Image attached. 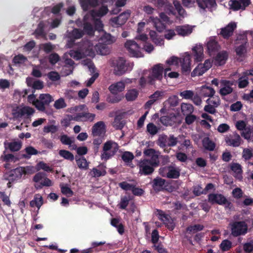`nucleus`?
I'll return each instance as SVG.
<instances>
[{
	"label": "nucleus",
	"mask_w": 253,
	"mask_h": 253,
	"mask_svg": "<svg viewBox=\"0 0 253 253\" xmlns=\"http://www.w3.org/2000/svg\"><path fill=\"white\" fill-rule=\"evenodd\" d=\"M33 172V167H19L5 173L4 177L8 181H17L22 178L23 175L25 176L26 174H32Z\"/></svg>",
	"instance_id": "obj_1"
},
{
	"label": "nucleus",
	"mask_w": 253,
	"mask_h": 253,
	"mask_svg": "<svg viewBox=\"0 0 253 253\" xmlns=\"http://www.w3.org/2000/svg\"><path fill=\"white\" fill-rule=\"evenodd\" d=\"M230 235L233 237H238L245 235L248 231L247 223L244 220H234L229 224Z\"/></svg>",
	"instance_id": "obj_2"
},
{
	"label": "nucleus",
	"mask_w": 253,
	"mask_h": 253,
	"mask_svg": "<svg viewBox=\"0 0 253 253\" xmlns=\"http://www.w3.org/2000/svg\"><path fill=\"white\" fill-rule=\"evenodd\" d=\"M119 148L118 144L113 140L105 142L103 146L101 154V159L107 161L112 158L117 152Z\"/></svg>",
	"instance_id": "obj_3"
},
{
	"label": "nucleus",
	"mask_w": 253,
	"mask_h": 253,
	"mask_svg": "<svg viewBox=\"0 0 253 253\" xmlns=\"http://www.w3.org/2000/svg\"><path fill=\"white\" fill-rule=\"evenodd\" d=\"M164 68L162 64H157L151 68V74L148 76V84L155 85L156 81H161L163 79V74Z\"/></svg>",
	"instance_id": "obj_4"
},
{
	"label": "nucleus",
	"mask_w": 253,
	"mask_h": 253,
	"mask_svg": "<svg viewBox=\"0 0 253 253\" xmlns=\"http://www.w3.org/2000/svg\"><path fill=\"white\" fill-rule=\"evenodd\" d=\"M159 172L162 177L170 179H177L180 174V170L171 165L160 168Z\"/></svg>",
	"instance_id": "obj_5"
},
{
	"label": "nucleus",
	"mask_w": 253,
	"mask_h": 253,
	"mask_svg": "<svg viewBox=\"0 0 253 253\" xmlns=\"http://www.w3.org/2000/svg\"><path fill=\"white\" fill-rule=\"evenodd\" d=\"M225 142L228 146L238 147L243 143V140L240 135L237 132L234 131L225 136Z\"/></svg>",
	"instance_id": "obj_6"
},
{
	"label": "nucleus",
	"mask_w": 253,
	"mask_h": 253,
	"mask_svg": "<svg viewBox=\"0 0 253 253\" xmlns=\"http://www.w3.org/2000/svg\"><path fill=\"white\" fill-rule=\"evenodd\" d=\"M131 57H139L141 55L140 46L134 41H127L125 44Z\"/></svg>",
	"instance_id": "obj_7"
},
{
	"label": "nucleus",
	"mask_w": 253,
	"mask_h": 253,
	"mask_svg": "<svg viewBox=\"0 0 253 253\" xmlns=\"http://www.w3.org/2000/svg\"><path fill=\"white\" fill-rule=\"evenodd\" d=\"M139 174L140 175H148L152 174L154 171V168L148 161V159L141 160L138 164Z\"/></svg>",
	"instance_id": "obj_8"
},
{
	"label": "nucleus",
	"mask_w": 253,
	"mask_h": 253,
	"mask_svg": "<svg viewBox=\"0 0 253 253\" xmlns=\"http://www.w3.org/2000/svg\"><path fill=\"white\" fill-rule=\"evenodd\" d=\"M212 66V62L210 59H207L204 64L200 63L191 73V76H200L203 75L206 72L210 69Z\"/></svg>",
	"instance_id": "obj_9"
},
{
	"label": "nucleus",
	"mask_w": 253,
	"mask_h": 253,
	"mask_svg": "<svg viewBox=\"0 0 253 253\" xmlns=\"http://www.w3.org/2000/svg\"><path fill=\"white\" fill-rule=\"evenodd\" d=\"M53 101L52 97L49 94H41L39 96V100L37 101L38 106L37 109L41 111L45 110V106L48 105L51 102Z\"/></svg>",
	"instance_id": "obj_10"
},
{
	"label": "nucleus",
	"mask_w": 253,
	"mask_h": 253,
	"mask_svg": "<svg viewBox=\"0 0 253 253\" xmlns=\"http://www.w3.org/2000/svg\"><path fill=\"white\" fill-rule=\"evenodd\" d=\"M191 56L190 54L186 52L182 58H179L181 63V70L183 74H187L191 71Z\"/></svg>",
	"instance_id": "obj_11"
},
{
	"label": "nucleus",
	"mask_w": 253,
	"mask_h": 253,
	"mask_svg": "<svg viewBox=\"0 0 253 253\" xmlns=\"http://www.w3.org/2000/svg\"><path fill=\"white\" fill-rule=\"evenodd\" d=\"M84 33L80 29H74L68 35V45L70 47H72L75 44V40L83 37Z\"/></svg>",
	"instance_id": "obj_12"
},
{
	"label": "nucleus",
	"mask_w": 253,
	"mask_h": 253,
	"mask_svg": "<svg viewBox=\"0 0 253 253\" xmlns=\"http://www.w3.org/2000/svg\"><path fill=\"white\" fill-rule=\"evenodd\" d=\"M116 64L114 68V74L118 76H121L125 74L127 70L126 60L123 57H119L114 63Z\"/></svg>",
	"instance_id": "obj_13"
},
{
	"label": "nucleus",
	"mask_w": 253,
	"mask_h": 253,
	"mask_svg": "<svg viewBox=\"0 0 253 253\" xmlns=\"http://www.w3.org/2000/svg\"><path fill=\"white\" fill-rule=\"evenodd\" d=\"M236 28L237 25L235 22H230L226 26L221 29L220 35L224 39H228L233 35Z\"/></svg>",
	"instance_id": "obj_14"
},
{
	"label": "nucleus",
	"mask_w": 253,
	"mask_h": 253,
	"mask_svg": "<svg viewBox=\"0 0 253 253\" xmlns=\"http://www.w3.org/2000/svg\"><path fill=\"white\" fill-rule=\"evenodd\" d=\"M106 132V126L104 122L99 121L95 123L92 127L93 136H101Z\"/></svg>",
	"instance_id": "obj_15"
},
{
	"label": "nucleus",
	"mask_w": 253,
	"mask_h": 253,
	"mask_svg": "<svg viewBox=\"0 0 253 253\" xmlns=\"http://www.w3.org/2000/svg\"><path fill=\"white\" fill-rule=\"evenodd\" d=\"M105 244V242H93L91 243V247L82 251L81 253H93L94 252H99L106 250V247L102 246Z\"/></svg>",
	"instance_id": "obj_16"
},
{
	"label": "nucleus",
	"mask_w": 253,
	"mask_h": 253,
	"mask_svg": "<svg viewBox=\"0 0 253 253\" xmlns=\"http://www.w3.org/2000/svg\"><path fill=\"white\" fill-rule=\"evenodd\" d=\"M208 201L211 204L223 205L226 202V198L221 194L211 193L208 195Z\"/></svg>",
	"instance_id": "obj_17"
},
{
	"label": "nucleus",
	"mask_w": 253,
	"mask_h": 253,
	"mask_svg": "<svg viewBox=\"0 0 253 253\" xmlns=\"http://www.w3.org/2000/svg\"><path fill=\"white\" fill-rule=\"evenodd\" d=\"M228 58V53L225 50L221 51L217 53L213 58L214 64L216 66L224 65Z\"/></svg>",
	"instance_id": "obj_18"
},
{
	"label": "nucleus",
	"mask_w": 253,
	"mask_h": 253,
	"mask_svg": "<svg viewBox=\"0 0 253 253\" xmlns=\"http://www.w3.org/2000/svg\"><path fill=\"white\" fill-rule=\"evenodd\" d=\"M131 14V11L127 9L121 13L118 16L112 19V22L117 25H123L127 20Z\"/></svg>",
	"instance_id": "obj_19"
},
{
	"label": "nucleus",
	"mask_w": 253,
	"mask_h": 253,
	"mask_svg": "<svg viewBox=\"0 0 253 253\" xmlns=\"http://www.w3.org/2000/svg\"><path fill=\"white\" fill-rule=\"evenodd\" d=\"M196 2L198 6L203 10L208 8L209 10L212 11V8L217 6L215 0H196Z\"/></svg>",
	"instance_id": "obj_20"
},
{
	"label": "nucleus",
	"mask_w": 253,
	"mask_h": 253,
	"mask_svg": "<svg viewBox=\"0 0 253 253\" xmlns=\"http://www.w3.org/2000/svg\"><path fill=\"white\" fill-rule=\"evenodd\" d=\"M24 151L25 153H24V151H21L19 153V158L17 159H29L32 155H36L39 153L37 149L31 146L26 147Z\"/></svg>",
	"instance_id": "obj_21"
},
{
	"label": "nucleus",
	"mask_w": 253,
	"mask_h": 253,
	"mask_svg": "<svg viewBox=\"0 0 253 253\" xmlns=\"http://www.w3.org/2000/svg\"><path fill=\"white\" fill-rule=\"evenodd\" d=\"M95 117V114L88 112H81L76 114L73 118L75 121H93Z\"/></svg>",
	"instance_id": "obj_22"
},
{
	"label": "nucleus",
	"mask_w": 253,
	"mask_h": 253,
	"mask_svg": "<svg viewBox=\"0 0 253 253\" xmlns=\"http://www.w3.org/2000/svg\"><path fill=\"white\" fill-rule=\"evenodd\" d=\"M238 40H243L244 42V43L237 46L235 49L236 54L239 56L242 57L246 52L247 36L245 35H240L238 37Z\"/></svg>",
	"instance_id": "obj_23"
},
{
	"label": "nucleus",
	"mask_w": 253,
	"mask_h": 253,
	"mask_svg": "<svg viewBox=\"0 0 253 253\" xmlns=\"http://www.w3.org/2000/svg\"><path fill=\"white\" fill-rule=\"evenodd\" d=\"M80 4L83 10L86 11L90 7H95L99 3L98 0H79Z\"/></svg>",
	"instance_id": "obj_24"
},
{
	"label": "nucleus",
	"mask_w": 253,
	"mask_h": 253,
	"mask_svg": "<svg viewBox=\"0 0 253 253\" xmlns=\"http://www.w3.org/2000/svg\"><path fill=\"white\" fill-rule=\"evenodd\" d=\"M125 88V84L122 81L118 82L111 84L108 88L110 92L113 94H117L118 92L123 91Z\"/></svg>",
	"instance_id": "obj_25"
},
{
	"label": "nucleus",
	"mask_w": 253,
	"mask_h": 253,
	"mask_svg": "<svg viewBox=\"0 0 253 253\" xmlns=\"http://www.w3.org/2000/svg\"><path fill=\"white\" fill-rule=\"evenodd\" d=\"M35 112V110L30 107L25 106L18 110L14 113V117L16 118H21L25 115L27 116H31Z\"/></svg>",
	"instance_id": "obj_26"
},
{
	"label": "nucleus",
	"mask_w": 253,
	"mask_h": 253,
	"mask_svg": "<svg viewBox=\"0 0 253 253\" xmlns=\"http://www.w3.org/2000/svg\"><path fill=\"white\" fill-rule=\"evenodd\" d=\"M176 117L174 114L163 116L160 117V121L164 126H172L176 123Z\"/></svg>",
	"instance_id": "obj_27"
},
{
	"label": "nucleus",
	"mask_w": 253,
	"mask_h": 253,
	"mask_svg": "<svg viewBox=\"0 0 253 253\" xmlns=\"http://www.w3.org/2000/svg\"><path fill=\"white\" fill-rule=\"evenodd\" d=\"M108 8L106 5H102L98 10L93 9L90 11V14L93 18L101 17L105 15L108 12Z\"/></svg>",
	"instance_id": "obj_28"
},
{
	"label": "nucleus",
	"mask_w": 253,
	"mask_h": 253,
	"mask_svg": "<svg viewBox=\"0 0 253 253\" xmlns=\"http://www.w3.org/2000/svg\"><path fill=\"white\" fill-rule=\"evenodd\" d=\"M175 31L177 34L182 36H186L190 35L192 32V28L188 25L177 26L175 27Z\"/></svg>",
	"instance_id": "obj_29"
},
{
	"label": "nucleus",
	"mask_w": 253,
	"mask_h": 253,
	"mask_svg": "<svg viewBox=\"0 0 253 253\" xmlns=\"http://www.w3.org/2000/svg\"><path fill=\"white\" fill-rule=\"evenodd\" d=\"M194 60L196 62H200L204 57L203 47L202 45H196L192 48Z\"/></svg>",
	"instance_id": "obj_30"
},
{
	"label": "nucleus",
	"mask_w": 253,
	"mask_h": 253,
	"mask_svg": "<svg viewBox=\"0 0 253 253\" xmlns=\"http://www.w3.org/2000/svg\"><path fill=\"white\" fill-rule=\"evenodd\" d=\"M126 122L123 120V115L119 114L115 117L112 126L116 129H122L125 126Z\"/></svg>",
	"instance_id": "obj_31"
},
{
	"label": "nucleus",
	"mask_w": 253,
	"mask_h": 253,
	"mask_svg": "<svg viewBox=\"0 0 253 253\" xmlns=\"http://www.w3.org/2000/svg\"><path fill=\"white\" fill-rule=\"evenodd\" d=\"M152 187L156 191H161L164 189V186L166 183V180L160 178L156 177L153 180Z\"/></svg>",
	"instance_id": "obj_32"
},
{
	"label": "nucleus",
	"mask_w": 253,
	"mask_h": 253,
	"mask_svg": "<svg viewBox=\"0 0 253 253\" xmlns=\"http://www.w3.org/2000/svg\"><path fill=\"white\" fill-rule=\"evenodd\" d=\"M222 84L224 86L219 90V93L222 96L227 95L233 91V88L229 84L230 82L229 81H223Z\"/></svg>",
	"instance_id": "obj_33"
},
{
	"label": "nucleus",
	"mask_w": 253,
	"mask_h": 253,
	"mask_svg": "<svg viewBox=\"0 0 253 253\" xmlns=\"http://www.w3.org/2000/svg\"><path fill=\"white\" fill-rule=\"evenodd\" d=\"M153 25L159 32H162L166 28L165 24L163 23L160 18L150 17Z\"/></svg>",
	"instance_id": "obj_34"
},
{
	"label": "nucleus",
	"mask_w": 253,
	"mask_h": 253,
	"mask_svg": "<svg viewBox=\"0 0 253 253\" xmlns=\"http://www.w3.org/2000/svg\"><path fill=\"white\" fill-rule=\"evenodd\" d=\"M181 110L182 114L186 116L192 114L194 111V107L190 103H182Z\"/></svg>",
	"instance_id": "obj_35"
},
{
	"label": "nucleus",
	"mask_w": 253,
	"mask_h": 253,
	"mask_svg": "<svg viewBox=\"0 0 253 253\" xmlns=\"http://www.w3.org/2000/svg\"><path fill=\"white\" fill-rule=\"evenodd\" d=\"M202 144L206 149L209 151H213L215 147V144L208 137L203 139Z\"/></svg>",
	"instance_id": "obj_36"
},
{
	"label": "nucleus",
	"mask_w": 253,
	"mask_h": 253,
	"mask_svg": "<svg viewBox=\"0 0 253 253\" xmlns=\"http://www.w3.org/2000/svg\"><path fill=\"white\" fill-rule=\"evenodd\" d=\"M95 49L98 54L102 55H107L110 52L109 48L106 45L100 43L95 46Z\"/></svg>",
	"instance_id": "obj_37"
},
{
	"label": "nucleus",
	"mask_w": 253,
	"mask_h": 253,
	"mask_svg": "<svg viewBox=\"0 0 253 253\" xmlns=\"http://www.w3.org/2000/svg\"><path fill=\"white\" fill-rule=\"evenodd\" d=\"M219 47L218 42L215 40H210L207 43V48L209 52L211 54L212 53L217 51Z\"/></svg>",
	"instance_id": "obj_38"
},
{
	"label": "nucleus",
	"mask_w": 253,
	"mask_h": 253,
	"mask_svg": "<svg viewBox=\"0 0 253 253\" xmlns=\"http://www.w3.org/2000/svg\"><path fill=\"white\" fill-rule=\"evenodd\" d=\"M111 225L117 228L118 232L122 235L124 233V226L122 223H120L119 219L116 218H113L111 219Z\"/></svg>",
	"instance_id": "obj_39"
},
{
	"label": "nucleus",
	"mask_w": 253,
	"mask_h": 253,
	"mask_svg": "<svg viewBox=\"0 0 253 253\" xmlns=\"http://www.w3.org/2000/svg\"><path fill=\"white\" fill-rule=\"evenodd\" d=\"M76 161L77 162V164L78 167L80 169H87L88 168V163H87L86 159L84 157H80L78 158L77 157H76Z\"/></svg>",
	"instance_id": "obj_40"
},
{
	"label": "nucleus",
	"mask_w": 253,
	"mask_h": 253,
	"mask_svg": "<svg viewBox=\"0 0 253 253\" xmlns=\"http://www.w3.org/2000/svg\"><path fill=\"white\" fill-rule=\"evenodd\" d=\"M228 4L230 6V9L233 11H238L240 9L242 10H245L242 8L241 2L239 1L238 0H230L229 1Z\"/></svg>",
	"instance_id": "obj_41"
},
{
	"label": "nucleus",
	"mask_w": 253,
	"mask_h": 253,
	"mask_svg": "<svg viewBox=\"0 0 253 253\" xmlns=\"http://www.w3.org/2000/svg\"><path fill=\"white\" fill-rule=\"evenodd\" d=\"M248 79V76L245 75V72H244L242 74V76L238 79V87L240 88L246 87L249 83Z\"/></svg>",
	"instance_id": "obj_42"
},
{
	"label": "nucleus",
	"mask_w": 253,
	"mask_h": 253,
	"mask_svg": "<svg viewBox=\"0 0 253 253\" xmlns=\"http://www.w3.org/2000/svg\"><path fill=\"white\" fill-rule=\"evenodd\" d=\"M230 169L234 173H236V177H238L239 178L240 177H242L241 174L243 172V170L242 169V166L241 165L238 163H232L231 165Z\"/></svg>",
	"instance_id": "obj_43"
},
{
	"label": "nucleus",
	"mask_w": 253,
	"mask_h": 253,
	"mask_svg": "<svg viewBox=\"0 0 253 253\" xmlns=\"http://www.w3.org/2000/svg\"><path fill=\"white\" fill-rule=\"evenodd\" d=\"M232 247V243L228 239L223 240L219 245V248L222 252L228 251Z\"/></svg>",
	"instance_id": "obj_44"
},
{
	"label": "nucleus",
	"mask_w": 253,
	"mask_h": 253,
	"mask_svg": "<svg viewBox=\"0 0 253 253\" xmlns=\"http://www.w3.org/2000/svg\"><path fill=\"white\" fill-rule=\"evenodd\" d=\"M215 92L214 89L210 86H203L202 89V94L204 97H213Z\"/></svg>",
	"instance_id": "obj_45"
},
{
	"label": "nucleus",
	"mask_w": 253,
	"mask_h": 253,
	"mask_svg": "<svg viewBox=\"0 0 253 253\" xmlns=\"http://www.w3.org/2000/svg\"><path fill=\"white\" fill-rule=\"evenodd\" d=\"M241 135L245 139H247L248 141H250L251 137L253 136V128L247 127L241 132Z\"/></svg>",
	"instance_id": "obj_46"
},
{
	"label": "nucleus",
	"mask_w": 253,
	"mask_h": 253,
	"mask_svg": "<svg viewBox=\"0 0 253 253\" xmlns=\"http://www.w3.org/2000/svg\"><path fill=\"white\" fill-rule=\"evenodd\" d=\"M27 61V57L21 54L15 55L12 60V62L14 64L19 65L24 64Z\"/></svg>",
	"instance_id": "obj_47"
},
{
	"label": "nucleus",
	"mask_w": 253,
	"mask_h": 253,
	"mask_svg": "<svg viewBox=\"0 0 253 253\" xmlns=\"http://www.w3.org/2000/svg\"><path fill=\"white\" fill-rule=\"evenodd\" d=\"M138 92L136 89L129 90L126 94V98L128 101L134 100L138 96Z\"/></svg>",
	"instance_id": "obj_48"
},
{
	"label": "nucleus",
	"mask_w": 253,
	"mask_h": 253,
	"mask_svg": "<svg viewBox=\"0 0 253 253\" xmlns=\"http://www.w3.org/2000/svg\"><path fill=\"white\" fill-rule=\"evenodd\" d=\"M204 226L201 224H195L194 225H190L186 228V230L189 233H195L198 231L203 230Z\"/></svg>",
	"instance_id": "obj_49"
},
{
	"label": "nucleus",
	"mask_w": 253,
	"mask_h": 253,
	"mask_svg": "<svg viewBox=\"0 0 253 253\" xmlns=\"http://www.w3.org/2000/svg\"><path fill=\"white\" fill-rule=\"evenodd\" d=\"M168 137L166 134H161L157 140V144L161 148H165L168 146Z\"/></svg>",
	"instance_id": "obj_50"
},
{
	"label": "nucleus",
	"mask_w": 253,
	"mask_h": 253,
	"mask_svg": "<svg viewBox=\"0 0 253 253\" xmlns=\"http://www.w3.org/2000/svg\"><path fill=\"white\" fill-rule=\"evenodd\" d=\"M178 103V98L176 95L170 96L165 102V105L169 104V107H174L176 106Z\"/></svg>",
	"instance_id": "obj_51"
},
{
	"label": "nucleus",
	"mask_w": 253,
	"mask_h": 253,
	"mask_svg": "<svg viewBox=\"0 0 253 253\" xmlns=\"http://www.w3.org/2000/svg\"><path fill=\"white\" fill-rule=\"evenodd\" d=\"M59 155L65 159L73 161L74 160V155L70 151L66 150H60L59 151Z\"/></svg>",
	"instance_id": "obj_52"
},
{
	"label": "nucleus",
	"mask_w": 253,
	"mask_h": 253,
	"mask_svg": "<svg viewBox=\"0 0 253 253\" xmlns=\"http://www.w3.org/2000/svg\"><path fill=\"white\" fill-rule=\"evenodd\" d=\"M84 34L88 35H93L94 31L92 25L89 22H85L84 23L83 30Z\"/></svg>",
	"instance_id": "obj_53"
},
{
	"label": "nucleus",
	"mask_w": 253,
	"mask_h": 253,
	"mask_svg": "<svg viewBox=\"0 0 253 253\" xmlns=\"http://www.w3.org/2000/svg\"><path fill=\"white\" fill-rule=\"evenodd\" d=\"M22 147V143L19 141H13L8 143V147L11 152L19 151Z\"/></svg>",
	"instance_id": "obj_54"
},
{
	"label": "nucleus",
	"mask_w": 253,
	"mask_h": 253,
	"mask_svg": "<svg viewBox=\"0 0 253 253\" xmlns=\"http://www.w3.org/2000/svg\"><path fill=\"white\" fill-rule=\"evenodd\" d=\"M173 5L179 15L182 17H184L185 15H186V11L183 8L180 2L177 0L174 1Z\"/></svg>",
	"instance_id": "obj_55"
},
{
	"label": "nucleus",
	"mask_w": 253,
	"mask_h": 253,
	"mask_svg": "<svg viewBox=\"0 0 253 253\" xmlns=\"http://www.w3.org/2000/svg\"><path fill=\"white\" fill-rule=\"evenodd\" d=\"M159 130V128L153 123H150L147 125L146 130L151 135L156 134Z\"/></svg>",
	"instance_id": "obj_56"
},
{
	"label": "nucleus",
	"mask_w": 253,
	"mask_h": 253,
	"mask_svg": "<svg viewBox=\"0 0 253 253\" xmlns=\"http://www.w3.org/2000/svg\"><path fill=\"white\" fill-rule=\"evenodd\" d=\"M130 200L129 196H126L122 197L121 199L120 203L119 204V208L122 210H125L128 206Z\"/></svg>",
	"instance_id": "obj_57"
},
{
	"label": "nucleus",
	"mask_w": 253,
	"mask_h": 253,
	"mask_svg": "<svg viewBox=\"0 0 253 253\" xmlns=\"http://www.w3.org/2000/svg\"><path fill=\"white\" fill-rule=\"evenodd\" d=\"M42 204L43 200L42 197L40 198L35 197L34 200H32L30 203V205L31 207H36L38 209H40Z\"/></svg>",
	"instance_id": "obj_58"
},
{
	"label": "nucleus",
	"mask_w": 253,
	"mask_h": 253,
	"mask_svg": "<svg viewBox=\"0 0 253 253\" xmlns=\"http://www.w3.org/2000/svg\"><path fill=\"white\" fill-rule=\"evenodd\" d=\"M194 94V92L193 91L191 90H184L182 92H180L179 93V95L183 98L185 99H190L191 100L193 95Z\"/></svg>",
	"instance_id": "obj_59"
},
{
	"label": "nucleus",
	"mask_w": 253,
	"mask_h": 253,
	"mask_svg": "<svg viewBox=\"0 0 253 253\" xmlns=\"http://www.w3.org/2000/svg\"><path fill=\"white\" fill-rule=\"evenodd\" d=\"M134 158V156L131 152L126 151L122 155V160L126 163H130Z\"/></svg>",
	"instance_id": "obj_60"
},
{
	"label": "nucleus",
	"mask_w": 253,
	"mask_h": 253,
	"mask_svg": "<svg viewBox=\"0 0 253 253\" xmlns=\"http://www.w3.org/2000/svg\"><path fill=\"white\" fill-rule=\"evenodd\" d=\"M253 156V150L249 148H244L242 153V157L246 161L250 160Z\"/></svg>",
	"instance_id": "obj_61"
},
{
	"label": "nucleus",
	"mask_w": 253,
	"mask_h": 253,
	"mask_svg": "<svg viewBox=\"0 0 253 253\" xmlns=\"http://www.w3.org/2000/svg\"><path fill=\"white\" fill-rule=\"evenodd\" d=\"M70 55L71 57L76 60L82 59L84 56V53L82 52L79 50H71L70 52Z\"/></svg>",
	"instance_id": "obj_62"
},
{
	"label": "nucleus",
	"mask_w": 253,
	"mask_h": 253,
	"mask_svg": "<svg viewBox=\"0 0 253 253\" xmlns=\"http://www.w3.org/2000/svg\"><path fill=\"white\" fill-rule=\"evenodd\" d=\"M106 173V172L105 170L101 171L95 168H93L91 171V175L93 177H99L101 176H104Z\"/></svg>",
	"instance_id": "obj_63"
},
{
	"label": "nucleus",
	"mask_w": 253,
	"mask_h": 253,
	"mask_svg": "<svg viewBox=\"0 0 253 253\" xmlns=\"http://www.w3.org/2000/svg\"><path fill=\"white\" fill-rule=\"evenodd\" d=\"M54 107L57 109H62L66 107L64 100L62 98H60L55 101L54 104Z\"/></svg>",
	"instance_id": "obj_64"
}]
</instances>
